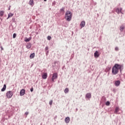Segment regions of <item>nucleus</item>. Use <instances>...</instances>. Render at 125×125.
Segmentation results:
<instances>
[{
  "instance_id": "a878e982",
  "label": "nucleus",
  "mask_w": 125,
  "mask_h": 125,
  "mask_svg": "<svg viewBox=\"0 0 125 125\" xmlns=\"http://www.w3.org/2000/svg\"><path fill=\"white\" fill-rule=\"evenodd\" d=\"M13 39H15L16 38V34L14 33L13 35Z\"/></svg>"
},
{
  "instance_id": "6ab92c4d",
  "label": "nucleus",
  "mask_w": 125,
  "mask_h": 125,
  "mask_svg": "<svg viewBox=\"0 0 125 125\" xmlns=\"http://www.w3.org/2000/svg\"><path fill=\"white\" fill-rule=\"evenodd\" d=\"M120 110V108L119 107H116L115 109V113L117 114L118 112H119V110Z\"/></svg>"
},
{
  "instance_id": "aec40b11",
  "label": "nucleus",
  "mask_w": 125,
  "mask_h": 125,
  "mask_svg": "<svg viewBox=\"0 0 125 125\" xmlns=\"http://www.w3.org/2000/svg\"><path fill=\"white\" fill-rule=\"evenodd\" d=\"M61 12H62V13H64L65 12V8H62L61 9Z\"/></svg>"
},
{
  "instance_id": "5701e85b",
  "label": "nucleus",
  "mask_w": 125,
  "mask_h": 125,
  "mask_svg": "<svg viewBox=\"0 0 125 125\" xmlns=\"http://www.w3.org/2000/svg\"><path fill=\"white\" fill-rule=\"evenodd\" d=\"M26 48H28V49H29V48H31V44H27L26 45Z\"/></svg>"
},
{
  "instance_id": "9b49d317",
  "label": "nucleus",
  "mask_w": 125,
  "mask_h": 125,
  "mask_svg": "<svg viewBox=\"0 0 125 125\" xmlns=\"http://www.w3.org/2000/svg\"><path fill=\"white\" fill-rule=\"evenodd\" d=\"M86 98H88L89 99L90 98H91V94L90 93H88L86 95Z\"/></svg>"
},
{
  "instance_id": "393cba45",
  "label": "nucleus",
  "mask_w": 125,
  "mask_h": 125,
  "mask_svg": "<svg viewBox=\"0 0 125 125\" xmlns=\"http://www.w3.org/2000/svg\"><path fill=\"white\" fill-rule=\"evenodd\" d=\"M47 39L48 41H50V40H51V36H48L47 37Z\"/></svg>"
},
{
  "instance_id": "6e6552de",
  "label": "nucleus",
  "mask_w": 125,
  "mask_h": 125,
  "mask_svg": "<svg viewBox=\"0 0 125 125\" xmlns=\"http://www.w3.org/2000/svg\"><path fill=\"white\" fill-rule=\"evenodd\" d=\"M121 83V81H117L115 83V86H119L120 85V84Z\"/></svg>"
},
{
  "instance_id": "a211bd4d",
  "label": "nucleus",
  "mask_w": 125,
  "mask_h": 125,
  "mask_svg": "<svg viewBox=\"0 0 125 125\" xmlns=\"http://www.w3.org/2000/svg\"><path fill=\"white\" fill-rule=\"evenodd\" d=\"M4 14V12H3V11H0V16H3Z\"/></svg>"
},
{
  "instance_id": "423d86ee",
  "label": "nucleus",
  "mask_w": 125,
  "mask_h": 125,
  "mask_svg": "<svg viewBox=\"0 0 125 125\" xmlns=\"http://www.w3.org/2000/svg\"><path fill=\"white\" fill-rule=\"evenodd\" d=\"M25 92H26V91L25 90V89H22L21 90L20 93L21 96H23V95H24V94H25Z\"/></svg>"
},
{
  "instance_id": "1a4fd4ad",
  "label": "nucleus",
  "mask_w": 125,
  "mask_h": 125,
  "mask_svg": "<svg viewBox=\"0 0 125 125\" xmlns=\"http://www.w3.org/2000/svg\"><path fill=\"white\" fill-rule=\"evenodd\" d=\"M64 121L66 124H69V123H70V118H69V117L65 118Z\"/></svg>"
},
{
  "instance_id": "f03ea898",
  "label": "nucleus",
  "mask_w": 125,
  "mask_h": 125,
  "mask_svg": "<svg viewBox=\"0 0 125 125\" xmlns=\"http://www.w3.org/2000/svg\"><path fill=\"white\" fill-rule=\"evenodd\" d=\"M65 19L66 21L69 22L72 20V12L70 11H67L65 14Z\"/></svg>"
},
{
  "instance_id": "473e14b6",
  "label": "nucleus",
  "mask_w": 125,
  "mask_h": 125,
  "mask_svg": "<svg viewBox=\"0 0 125 125\" xmlns=\"http://www.w3.org/2000/svg\"><path fill=\"white\" fill-rule=\"evenodd\" d=\"M44 1H46V0H44Z\"/></svg>"
},
{
  "instance_id": "c85d7f7f",
  "label": "nucleus",
  "mask_w": 125,
  "mask_h": 125,
  "mask_svg": "<svg viewBox=\"0 0 125 125\" xmlns=\"http://www.w3.org/2000/svg\"><path fill=\"white\" fill-rule=\"evenodd\" d=\"M33 91H34V88H31L30 89V91H31V92H33Z\"/></svg>"
},
{
  "instance_id": "9d476101",
  "label": "nucleus",
  "mask_w": 125,
  "mask_h": 125,
  "mask_svg": "<svg viewBox=\"0 0 125 125\" xmlns=\"http://www.w3.org/2000/svg\"><path fill=\"white\" fill-rule=\"evenodd\" d=\"M85 25V21H82L80 24L81 28H83V27H84Z\"/></svg>"
},
{
  "instance_id": "c756f323",
  "label": "nucleus",
  "mask_w": 125,
  "mask_h": 125,
  "mask_svg": "<svg viewBox=\"0 0 125 125\" xmlns=\"http://www.w3.org/2000/svg\"><path fill=\"white\" fill-rule=\"evenodd\" d=\"M25 114L26 116H27V115L29 114V112H26L25 113Z\"/></svg>"
},
{
  "instance_id": "72a5a7b5",
  "label": "nucleus",
  "mask_w": 125,
  "mask_h": 125,
  "mask_svg": "<svg viewBox=\"0 0 125 125\" xmlns=\"http://www.w3.org/2000/svg\"><path fill=\"white\" fill-rule=\"evenodd\" d=\"M9 10H10V8H9Z\"/></svg>"
},
{
  "instance_id": "bb28decb",
  "label": "nucleus",
  "mask_w": 125,
  "mask_h": 125,
  "mask_svg": "<svg viewBox=\"0 0 125 125\" xmlns=\"http://www.w3.org/2000/svg\"><path fill=\"white\" fill-rule=\"evenodd\" d=\"M115 50H116V51H118V50H119V48L118 47H116L115 48Z\"/></svg>"
},
{
  "instance_id": "f8f14e48",
  "label": "nucleus",
  "mask_w": 125,
  "mask_h": 125,
  "mask_svg": "<svg viewBox=\"0 0 125 125\" xmlns=\"http://www.w3.org/2000/svg\"><path fill=\"white\" fill-rule=\"evenodd\" d=\"M31 40H32V37H30L29 38H25V39L24 41L26 42H30V41H31Z\"/></svg>"
},
{
  "instance_id": "b1692460",
  "label": "nucleus",
  "mask_w": 125,
  "mask_h": 125,
  "mask_svg": "<svg viewBox=\"0 0 125 125\" xmlns=\"http://www.w3.org/2000/svg\"><path fill=\"white\" fill-rule=\"evenodd\" d=\"M105 105L106 106H109V105H110V102L107 101L106 103H105Z\"/></svg>"
},
{
  "instance_id": "4be33fe9",
  "label": "nucleus",
  "mask_w": 125,
  "mask_h": 125,
  "mask_svg": "<svg viewBox=\"0 0 125 125\" xmlns=\"http://www.w3.org/2000/svg\"><path fill=\"white\" fill-rule=\"evenodd\" d=\"M68 92H69V89L68 88H66L64 89V93H68Z\"/></svg>"
},
{
  "instance_id": "2f4dec72",
  "label": "nucleus",
  "mask_w": 125,
  "mask_h": 125,
  "mask_svg": "<svg viewBox=\"0 0 125 125\" xmlns=\"http://www.w3.org/2000/svg\"><path fill=\"white\" fill-rule=\"evenodd\" d=\"M1 50H3V48H2V47H1Z\"/></svg>"
},
{
  "instance_id": "0eeeda50",
  "label": "nucleus",
  "mask_w": 125,
  "mask_h": 125,
  "mask_svg": "<svg viewBox=\"0 0 125 125\" xmlns=\"http://www.w3.org/2000/svg\"><path fill=\"white\" fill-rule=\"evenodd\" d=\"M42 78L43 80H46L47 79V73H44L42 75Z\"/></svg>"
},
{
  "instance_id": "39448f33",
  "label": "nucleus",
  "mask_w": 125,
  "mask_h": 125,
  "mask_svg": "<svg viewBox=\"0 0 125 125\" xmlns=\"http://www.w3.org/2000/svg\"><path fill=\"white\" fill-rule=\"evenodd\" d=\"M94 57L95 58H98V57H99V56L100 55V54H99V52L97 51H96L95 53H94Z\"/></svg>"
},
{
  "instance_id": "f3484780",
  "label": "nucleus",
  "mask_w": 125,
  "mask_h": 125,
  "mask_svg": "<svg viewBox=\"0 0 125 125\" xmlns=\"http://www.w3.org/2000/svg\"><path fill=\"white\" fill-rule=\"evenodd\" d=\"M124 29H125V25H122L120 27V31L121 32H123V31H124Z\"/></svg>"
},
{
  "instance_id": "ddd939ff",
  "label": "nucleus",
  "mask_w": 125,
  "mask_h": 125,
  "mask_svg": "<svg viewBox=\"0 0 125 125\" xmlns=\"http://www.w3.org/2000/svg\"><path fill=\"white\" fill-rule=\"evenodd\" d=\"M5 89H6V84H4L3 88L1 90V91H5Z\"/></svg>"
},
{
  "instance_id": "f257e3e1",
  "label": "nucleus",
  "mask_w": 125,
  "mask_h": 125,
  "mask_svg": "<svg viewBox=\"0 0 125 125\" xmlns=\"http://www.w3.org/2000/svg\"><path fill=\"white\" fill-rule=\"evenodd\" d=\"M123 65L116 63L112 68V73L113 75H117L119 73V70L122 71Z\"/></svg>"
},
{
  "instance_id": "2eb2a0df",
  "label": "nucleus",
  "mask_w": 125,
  "mask_h": 125,
  "mask_svg": "<svg viewBox=\"0 0 125 125\" xmlns=\"http://www.w3.org/2000/svg\"><path fill=\"white\" fill-rule=\"evenodd\" d=\"M12 16H13V14L10 13L8 15V18H7V19H9V18H10V17H12Z\"/></svg>"
},
{
  "instance_id": "dca6fc26",
  "label": "nucleus",
  "mask_w": 125,
  "mask_h": 125,
  "mask_svg": "<svg viewBox=\"0 0 125 125\" xmlns=\"http://www.w3.org/2000/svg\"><path fill=\"white\" fill-rule=\"evenodd\" d=\"M34 57H35V53H33L30 56V59H33V58H34Z\"/></svg>"
},
{
  "instance_id": "7ed1b4c3",
  "label": "nucleus",
  "mask_w": 125,
  "mask_h": 125,
  "mask_svg": "<svg viewBox=\"0 0 125 125\" xmlns=\"http://www.w3.org/2000/svg\"><path fill=\"white\" fill-rule=\"evenodd\" d=\"M6 96L7 98H11L13 96V92L12 91H8L6 93Z\"/></svg>"
},
{
  "instance_id": "cd10ccee",
  "label": "nucleus",
  "mask_w": 125,
  "mask_h": 125,
  "mask_svg": "<svg viewBox=\"0 0 125 125\" xmlns=\"http://www.w3.org/2000/svg\"><path fill=\"white\" fill-rule=\"evenodd\" d=\"M53 101L52 100H51L50 102H49V104L50 105H52V103H53Z\"/></svg>"
},
{
  "instance_id": "412c9836",
  "label": "nucleus",
  "mask_w": 125,
  "mask_h": 125,
  "mask_svg": "<svg viewBox=\"0 0 125 125\" xmlns=\"http://www.w3.org/2000/svg\"><path fill=\"white\" fill-rule=\"evenodd\" d=\"M116 11L118 13H120V12H122V8L120 9H117L116 10Z\"/></svg>"
},
{
  "instance_id": "4468645a",
  "label": "nucleus",
  "mask_w": 125,
  "mask_h": 125,
  "mask_svg": "<svg viewBox=\"0 0 125 125\" xmlns=\"http://www.w3.org/2000/svg\"><path fill=\"white\" fill-rule=\"evenodd\" d=\"M29 4L30 5H34V0H30L29 2Z\"/></svg>"
},
{
  "instance_id": "7c9ffc66",
  "label": "nucleus",
  "mask_w": 125,
  "mask_h": 125,
  "mask_svg": "<svg viewBox=\"0 0 125 125\" xmlns=\"http://www.w3.org/2000/svg\"><path fill=\"white\" fill-rule=\"evenodd\" d=\"M48 47H45V50H48Z\"/></svg>"
},
{
  "instance_id": "20e7f679",
  "label": "nucleus",
  "mask_w": 125,
  "mask_h": 125,
  "mask_svg": "<svg viewBox=\"0 0 125 125\" xmlns=\"http://www.w3.org/2000/svg\"><path fill=\"white\" fill-rule=\"evenodd\" d=\"M57 78H58V74H57V73H53L52 77V82H54V80H56Z\"/></svg>"
}]
</instances>
